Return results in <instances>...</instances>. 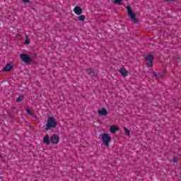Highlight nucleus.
Segmentation results:
<instances>
[{"mask_svg":"<svg viewBox=\"0 0 181 181\" xmlns=\"http://www.w3.org/2000/svg\"><path fill=\"white\" fill-rule=\"evenodd\" d=\"M127 14L129 16L130 19H132V22H134V23H136V22H138V21L136 20V14L134 12V11H132V9L131 8V7H129V6H127Z\"/></svg>","mask_w":181,"mask_h":181,"instance_id":"3","label":"nucleus"},{"mask_svg":"<svg viewBox=\"0 0 181 181\" xmlns=\"http://www.w3.org/2000/svg\"><path fill=\"white\" fill-rule=\"evenodd\" d=\"M98 114L100 117H107V115H108V112L105 107H102L98 110Z\"/></svg>","mask_w":181,"mask_h":181,"instance_id":"6","label":"nucleus"},{"mask_svg":"<svg viewBox=\"0 0 181 181\" xmlns=\"http://www.w3.org/2000/svg\"><path fill=\"white\" fill-rule=\"evenodd\" d=\"M119 72L120 73V74H122V76L123 77H127V74H128V72L127 71V69H124V68H121L119 70Z\"/></svg>","mask_w":181,"mask_h":181,"instance_id":"11","label":"nucleus"},{"mask_svg":"<svg viewBox=\"0 0 181 181\" xmlns=\"http://www.w3.org/2000/svg\"><path fill=\"white\" fill-rule=\"evenodd\" d=\"M89 71H93V70L92 69H89Z\"/></svg>","mask_w":181,"mask_h":181,"instance_id":"20","label":"nucleus"},{"mask_svg":"<svg viewBox=\"0 0 181 181\" xmlns=\"http://www.w3.org/2000/svg\"><path fill=\"white\" fill-rule=\"evenodd\" d=\"M74 12L76 13V15H81V13H83V10L80 6H76L74 8Z\"/></svg>","mask_w":181,"mask_h":181,"instance_id":"8","label":"nucleus"},{"mask_svg":"<svg viewBox=\"0 0 181 181\" xmlns=\"http://www.w3.org/2000/svg\"><path fill=\"white\" fill-rule=\"evenodd\" d=\"M43 142H44V144H46L47 145H49L50 144V138H49V134H46L44 136Z\"/></svg>","mask_w":181,"mask_h":181,"instance_id":"12","label":"nucleus"},{"mask_svg":"<svg viewBox=\"0 0 181 181\" xmlns=\"http://www.w3.org/2000/svg\"><path fill=\"white\" fill-rule=\"evenodd\" d=\"M13 67V64L12 63L7 64L6 67L4 69V71H6V72L11 71Z\"/></svg>","mask_w":181,"mask_h":181,"instance_id":"9","label":"nucleus"},{"mask_svg":"<svg viewBox=\"0 0 181 181\" xmlns=\"http://www.w3.org/2000/svg\"><path fill=\"white\" fill-rule=\"evenodd\" d=\"M100 140L105 146H110V144L111 143V136H110L108 133H103L100 135Z\"/></svg>","mask_w":181,"mask_h":181,"instance_id":"2","label":"nucleus"},{"mask_svg":"<svg viewBox=\"0 0 181 181\" xmlns=\"http://www.w3.org/2000/svg\"><path fill=\"white\" fill-rule=\"evenodd\" d=\"M25 45H30V41L29 40V37H28V36H25Z\"/></svg>","mask_w":181,"mask_h":181,"instance_id":"16","label":"nucleus"},{"mask_svg":"<svg viewBox=\"0 0 181 181\" xmlns=\"http://www.w3.org/2000/svg\"><path fill=\"white\" fill-rule=\"evenodd\" d=\"M174 161L176 162V159H174Z\"/></svg>","mask_w":181,"mask_h":181,"instance_id":"21","label":"nucleus"},{"mask_svg":"<svg viewBox=\"0 0 181 181\" xmlns=\"http://www.w3.org/2000/svg\"><path fill=\"white\" fill-rule=\"evenodd\" d=\"M146 59L147 62H148V66H150V67H152V60H153V56L148 55Z\"/></svg>","mask_w":181,"mask_h":181,"instance_id":"10","label":"nucleus"},{"mask_svg":"<svg viewBox=\"0 0 181 181\" xmlns=\"http://www.w3.org/2000/svg\"><path fill=\"white\" fill-rule=\"evenodd\" d=\"M122 1V0H115V3L117 4L118 5H120Z\"/></svg>","mask_w":181,"mask_h":181,"instance_id":"18","label":"nucleus"},{"mask_svg":"<svg viewBox=\"0 0 181 181\" xmlns=\"http://www.w3.org/2000/svg\"><path fill=\"white\" fill-rule=\"evenodd\" d=\"M23 98H24V96H23V95H20V96L17 98V100H16L17 103H21V101H22V100H23Z\"/></svg>","mask_w":181,"mask_h":181,"instance_id":"14","label":"nucleus"},{"mask_svg":"<svg viewBox=\"0 0 181 181\" xmlns=\"http://www.w3.org/2000/svg\"><path fill=\"white\" fill-rule=\"evenodd\" d=\"M56 127H57V119L54 117H49L45 125V130L50 131V129H53V128H56Z\"/></svg>","mask_w":181,"mask_h":181,"instance_id":"1","label":"nucleus"},{"mask_svg":"<svg viewBox=\"0 0 181 181\" xmlns=\"http://www.w3.org/2000/svg\"><path fill=\"white\" fill-rule=\"evenodd\" d=\"M27 114H28L29 115H33V113H32V112H30V110L27 109Z\"/></svg>","mask_w":181,"mask_h":181,"instance_id":"17","label":"nucleus"},{"mask_svg":"<svg viewBox=\"0 0 181 181\" xmlns=\"http://www.w3.org/2000/svg\"><path fill=\"white\" fill-rule=\"evenodd\" d=\"M23 1V2H29V0H22Z\"/></svg>","mask_w":181,"mask_h":181,"instance_id":"19","label":"nucleus"},{"mask_svg":"<svg viewBox=\"0 0 181 181\" xmlns=\"http://www.w3.org/2000/svg\"><path fill=\"white\" fill-rule=\"evenodd\" d=\"M51 142L54 144V145H57V144L59 142H60V137L59 136V135L57 134H53L51 136Z\"/></svg>","mask_w":181,"mask_h":181,"instance_id":"5","label":"nucleus"},{"mask_svg":"<svg viewBox=\"0 0 181 181\" xmlns=\"http://www.w3.org/2000/svg\"><path fill=\"white\" fill-rule=\"evenodd\" d=\"M124 134H126L128 136H129L131 132L128 129L124 127Z\"/></svg>","mask_w":181,"mask_h":181,"instance_id":"15","label":"nucleus"},{"mask_svg":"<svg viewBox=\"0 0 181 181\" xmlns=\"http://www.w3.org/2000/svg\"><path fill=\"white\" fill-rule=\"evenodd\" d=\"M109 131H110V134H115V132H117V131H119V128L117 125H112V126H110Z\"/></svg>","mask_w":181,"mask_h":181,"instance_id":"7","label":"nucleus"},{"mask_svg":"<svg viewBox=\"0 0 181 181\" xmlns=\"http://www.w3.org/2000/svg\"><path fill=\"white\" fill-rule=\"evenodd\" d=\"M20 59L21 62H23V63H25V64H29V63H30L31 62L30 57L24 54H21L20 55Z\"/></svg>","mask_w":181,"mask_h":181,"instance_id":"4","label":"nucleus"},{"mask_svg":"<svg viewBox=\"0 0 181 181\" xmlns=\"http://www.w3.org/2000/svg\"><path fill=\"white\" fill-rule=\"evenodd\" d=\"M78 21H80L81 22H84V21H86V16L84 15H81L78 17Z\"/></svg>","mask_w":181,"mask_h":181,"instance_id":"13","label":"nucleus"}]
</instances>
